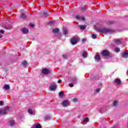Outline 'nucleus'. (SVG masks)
Masks as SVG:
<instances>
[{
  "label": "nucleus",
  "mask_w": 128,
  "mask_h": 128,
  "mask_svg": "<svg viewBox=\"0 0 128 128\" xmlns=\"http://www.w3.org/2000/svg\"><path fill=\"white\" fill-rule=\"evenodd\" d=\"M112 24V22H108V24Z\"/></svg>",
  "instance_id": "nucleus-41"
},
{
  "label": "nucleus",
  "mask_w": 128,
  "mask_h": 128,
  "mask_svg": "<svg viewBox=\"0 0 128 128\" xmlns=\"http://www.w3.org/2000/svg\"><path fill=\"white\" fill-rule=\"evenodd\" d=\"M6 30H12V25H8L4 27Z\"/></svg>",
  "instance_id": "nucleus-13"
},
{
  "label": "nucleus",
  "mask_w": 128,
  "mask_h": 128,
  "mask_svg": "<svg viewBox=\"0 0 128 128\" xmlns=\"http://www.w3.org/2000/svg\"><path fill=\"white\" fill-rule=\"evenodd\" d=\"M20 18L22 20H26V16L24 14H22L20 16Z\"/></svg>",
  "instance_id": "nucleus-20"
},
{
  "label": "nucleus",
  "mask_w": 128,
  "mask_h": 128,
  "mask_svg": "<svg viewBox=\"0 0 128 128\" xmlns=\"http://www.w3.org/2000/svg\"><path fill=\"white\" fill-rule=\"evenodd\" d=\"M56 90V85H52L50 87V90Z\"/></svg>",
  "instance_id": "nucleus-10"
},
{
  "label": "nucleus",
  "mask_w": 128,
  "mask_h": 128,
  "mask_svg": "<svg viewBox=\"0 0 128 128\" xmlns=\"http://www.w3.org/2000/svg\"><path fill=\"white\" fill-rule=\"evenodd\" d=\"M80 28L81 30H84L86 28V25H81L80 26Z\"/></svg>",
  "instance_id": "nucleus-23"
},
{
  "label": "nucleus",
  "mask_w": 128,
  "mask_h": 128,
  "mask_svg": "<svg viewBox=\"0 0 128 128\" xmlns=\"http://www.w3.org/2000/svg\"><path fill=\"white\" fill-rule=\"evenodd\" d=\"M62 57L66 59L68 57V56H66V54H63Z\"/></svg>",
  "instance_id": "nucleus-34"
},
{
  "label": "nucleus",
  "mask_w": 128,
  "mask_h": 128,
  "mask_svg": "<svg viewBox=\"0 0 128 128\" xmlns=\"http://www.w3.org/2000/svg\"><path fill=\"white\" fill-rule=\"evenodd\" d=\"M115 82H116L117 84H120L122 83V81L116 78L115 80Z\"/></svg>",
  "instance_id": "nucleus-18"
},
{
  "label": "nucleus",
  "mask_w": 128,
  "mask_h": 128,
  "mask_svg": "<svg viewBox=\"0 0 128 128\" xmlns=\"http://www.w3.org/2000/svg\"><path fill=\"white\" fill-rule=\"evenodd\" d=\"M62 82V80L59 79L58 80V84H60Z\"/></svg>",
  "instance_id": "nucleus-39"
},
{
  "label": "nucleus",
  "mask_w": 128,
  "mask_h": 128,
  "mask_svg": "<svg viewBox=\"0 0 128 128\" xmlns=\"http://www.w3.org/2000/svg\"><path fill=\"white\" fill-rule=\"evenodd\" d=\"M52 117L48 115H46V116H45V118H44V120H50V118Z\"/></svg>",
  "instance_id": "nucleus-19"
},
{
  "label": "nucleus",
  "mask_w": 128,
  "mask_h": 128,
  "mask_svg": "<svg viewBox=\"0 0 128 128\" xmlns=\"http://www.w3.org/2000/svg\"><path fill=\"white\" fill-rule=\"evenodd\" d=\"M28 114H33L32 110V109H28Z\"/></svg>",
  "instance_id": "nucleus-27"
},
{
  "label": "nucleus",
  "mask_w": 128,
  "mask_h": 128,
  "mask_svg": "<svg viewBox=\"0 0 128 128\" xmlns=\"http://www.w3.org/2000/svg\"><path fill=\"white\" fill-rule=\"evenodd\" d=\"M114 42L116 44H120L122 42V40L120 38H116L114 40Z\"/></svg>",
  "instance_id": "nucleus-6"
},
{
  "label": "nucleus",
  "mask_w": 128,
  "mask_h": 128,
  "mask_svg": "<svg viewBox=\"0 0 128 128\" xmlns=\"http://www.w3.org/2000/svg\"><path fill=\"white\" fill-rule=\"evenodd\" d=\"M0 32L1 34H4V30H0Z\"/></svg>",
  "instance_id": "nucleus-38"
},
{
  "label": "nucleus",
  "mask_w": 128,
  "mask_h": 128,
  "mask_svg": "<svg viewBox=\"0 0 128 128\" xmlns=\"http://www.w3.org/2000/svg\"><path fill=\"white\" fill-rule=\"evenodd\" d=\"M61 104H62V106L64 107L68 106H69L68 102V100H64L61 103Z\"/></svg>",
  "instance_id": "nucleus-8"
},
{
  "label": "nucleus",
  "mask_w": 128,
  "mask_h": 128,
  "mask_svg": "<svg viewBox=\"0 0 128 128\" xmlns=\"http://www.w3.org/2000/svg\"><path fill=\"white\" fill-rule=\"evenodd\" d=\"M10 126H14V121L10 120Z\"/></svg>",
  "instance_id": "nucleus-22"
},
{
  "label": "nucleus",
  "mask_w": 128,
  "mask_h": 128,
  "mask_svg": "<svg viewBox=\"0 0 128 128\" xmlns=\"http://www.w3.org/2000/svg\"><path fill=\"white\" fill-rule=\"evenodd\" d=\"M78 100V99L76 98H75L74 99V102H76Z\"/></svg>",
  "instance_id": "nucleus-43"
},
{
  "label": "nucleus",
  "mask_w": 128,
  "mask_h": 128,
  "mask_svg": "<svg viewBox=\"0 0 128 128\" xmlns=\"http://www.w3.org/2000/svg\"><path fill=\"white\" fill-rule=\"evenodd\" d=\"M60 98H62L64 96V92H60L58 94Z\"/></svg>",
  "instance_id": "nucleus-26"
},
{
  "label": "nucleus",
  "mask_w": 128,
  "mask_h": 128,
  "mask_svg": "<svg viewBox=\"0 0 128 128\" xmlns=\"http://www.w3.org/2000/svg\"><path fill=\"white\" fill-rule=\"evenodd\" d=\"M72 82H78V78L76 77H74L72 78Z\"/></svg>",
  "instance_id": "nucleus-29"
},
{
  "label": "nucleus",
  "mask_w": 128,
  "mask_h": 128,
  "mask_svg": "<svg viewBox=\"0 0 128 128\" xmlns=\"http://www.w3.org/2000/svg\"><path fill=\"white\" fill-rule=\"evenodd\" d=\"M50 72V69L44 68L42 70V74H48Z\"/></svg>",
  "instance_id": "nucleus-4"
},
{
  "label": "nucleus",
  "mask_w": 128,
  "mask_h": 128,
  "mask_svg": "<svg viewBox=\"0 0 128 128\" xmlns=\"http://www.w3.org/2000/svg\"><path fill=\"white\" fill-rule=\"evenodd\" d=\"M81 10H86V6H82L81 8Z\"/></svg>",
  "instance_id": "nucleus-36"
},
{
  "label": "nucleus",
  "mask_w": 128,
  "mask_h": 128,
  "mask_svg": "<svg viewBox=\"0 0 128 128\" xmlns=\"http://www.w3.org/2000/svg\"><path fill=\"white\" fill-rule=\"evenodd\" d=\"M22 32L24 34H28V29L26 28H22Z\"/></svg>",
  "instance_id": "nucleus-9"
},
{
  "label": "nucleus",
  "mask_w": 128,
  "mask_h": 128,
  "mask_svg": "<svg viewBox=\"0 0 128 128\" xmlns=\"http://www.w3.org/2000/svg\"><path fill=\"white\" fill-rule=\"evenodd\" d=\"M2 38V35L1 34H0V38Z\"/></svg>",
  "instance_id": "nucleus-44"
},
{
  "label": "nucleus",
  "mask_w": 128,
  "mask_h": 128,
  "mask_svg": "<svg viewBox=\"0 0 128 128\" xmlns=\"http://www.w3.org/2000/svg\"><path fill=\"white\" fill-rule=\"evenodd\" d=\"M88 120H88V118H85L84 119V122H88Z\"/></svg>",
  "instance_id": "nucleus-28"
},
{
  "label": "nucleus",
  "mask_w": 128,
  "mask_h": 128,
  "mask_svg": "<svg viewBox=\"0 0 128 128\" xmlns=\"http://www.w3.org/2000/svg\"><path fill=\"white\" fill-rule=\"evenodd\" d=\"M3 88L6 90H10V85L6 84L4 86Z\"/></svg>",
  "instance_id": "nucleus-11"
},
{
  "label": "nucleus",
  "mask_w": 128,
  "mask_h": 128,
  "mask_svg": "<svg viewBox=\"0 0 128 128\" xmlns=\"http://www.w3.org/2000/svg\"><path fill=\"white\" fill-rule=\"evenodd\" d=\"M115 52H120V49L118 48H115Z\"/></svg>",
  "instance_id": "nucleus-32"
},
{
  "label": "nucleus",
  "mask_w": 128,
  "mask_h": 128,
  "mask_svg": "<svg viewBox=\"0 0 128 128\" xmlns=\"http://www.w3.org/2000/svg\"><path fill=\"white\" fill-rule=\"evenodd\" d=\"M76 18L78 20H84V16H80V15H77L76 16Z\"/></svg>",
  "instance_id": "nucleus-7"
},
{
  "label": "nucleus",
  "mask_w": 128,
  "mask_h": 128,
  "mask_svg": "<svg viewBox=\"0 0 128 128\" xmlns=\"http://www.w3.org/2000/svg\"><path fill=\"white\" fill-rule=\"evenodd\" d=\"M86 39H82V42H86Z\"/></svg>",
  "instance_id": "nucleus-42"
},
{
  "label": "nucleus",
  "mask_w": 128,
  "mask_h": 128,
  "mask_svg": "<svg viewBox=\"0 0 128 128\" xmlns=\"http://www.w3.org/2000/svg\"><path fill=\"white\" fill-rule=\"evenodd\" d=\"M68 29H66V28H63L64 34H68Z\"/></svg>",
  "instance_id": "nucleus-14"
},
{
  "label": "nucleus",
  "mask_w": 128,
  "mask_h": 128,
  "mask_svg": "<svg viewBox=\"0 0 128 128\" xmlns=\"http://www.w3.org/2000/svg\"><path fill=\"white\" fill-rule=\"evenodd\" d=\"M100 88H97L95 89L94 92H100Z\"/></svg>",
  "instance_id": "nucleus-30"
},
{
  "label": "nucleus",
  "mask_w": 128,
  "mask_h": 128,
  "mask_svg": "<svg viewBox=\"0 0 128 128\" xmlns=\"http://www.w3.org/2000/svg\"><path fill=\"white\" fill-rule=\"evenodd\" d=\"M58 32H60V30L58 28H54L52 30L53 34H58Z\"/></svg>",
  "instance_id": "nucleus-15"
},
{
  "label": "nucleus",
  "mask_w": 128,
  "mask_h": 128,
  "mask_svg": "<svg viewBox=\"0 0 128 128\" xmlns=\"http://www.w3.org/2000/svg\"><path fill=\"white\" fill-rule=\"evenodd\" d=\"M96 32H101L102 34H112L114 32V30L104 28L97 29Z\"/></svg>",
  "instance_id": "nucleus-1"
},
{
  "label": "nucleus",
  "mask_w": 128,
  "mask_h": 128,
  "mask_svg": "<svg viewBox=\"0 0 128 128\" xmlns=\"http://www.w3.org/2000/svg\"><path fill=\"white\" fill-rule=\"evenodd\" d=\"M82 56L83 58H86V56H88V53H86V52H83Z\"/></svg>",
  "instance_id": "nucleus-24"
},
{
  "label": "nucleus",
  "mask_w": 128,
  "mask_h": 128,
  "mask_svg": "<svg viewBox=\"0 0 128 128\" xmlns=\"http://www.w3.org/2000/svg\"><path fill=\"white\" fill-rule=\"evenodd\" d=\"M102 54L104 56H110V52H108V50H104L102 52Z\"/></svg>",
  "instance_id": "nucleus-5"
},
{
  "label": "nucleus",
  "mask_w": 128,
  "mask_h": 128,
  "mask_svg": "<svg viewBox=\"0 0 128 128\" xmlns=\"http://www.w3.org/2000/svg\"><path fill=\"white\" fill-rule=\"evenodd\" d=\"M10 110V108L6 107L4 110H0V114H8V112Z\"/></svg>",
  "instance_id": "nucleus-3"
},
{
  "label": "nucleus",
  "mask_w": 128,
  "mask_h": 128,
  "mask_svg": "<svg viewBox=\"0 0 128 128\" xmlns=\"http://www.w3.org/2000/svg\"><path fill=\"white\" fill-rule=\"evenodd\" d=\"M0 106H4V102H0Z\"/></svg>",
  "instance_id": "nucleus-37"
},
{
  "label": "nucleus",
  "mask_w": 128,
  "mask_h": 128,
  "mask_svg": "<svg viewBox=\"0 0 128 128\" xmlns=\"http://www.w3.org/2000/svg\"><path fill=\"white\" fill-rule=\"evenodd\" d=\"M43 15H44V16H48V14H47L46 12H44L43 13Z\"/></svg>",
  "instance_id": "nucleus-40"
},
{
  "label": "nucleus",
  "mask_w": 128,
  "mask_h": 128,
  "mask_svg": "<svg viewBox=\"0 0 128 128\" xmlns=\"http://www.w3.org/2000/svg\"><path fill=\"white\" fill-rule=\"evenodd\" d=\"M95 60H96L97 62H98L100 60V55L96 54L95 56Z\"/></svg>",
  "instance_id": "nucleus-12"
},
{
  "label": "nucleus",
  "mask_w": 128,
  "mask_h": 128,
  "mask_svg": "<svg viewBox=\"0 0 128 128\" xmlns=\"http://www.w3.org/2000/svg\"><path fill=\"white\" fill-rule=\"evenodd\" d=\"M118 104V100H114L112 102L113 106H117Z\"/></svg>",
  "instance_id": "nucleus-17"
},
{
  "label": "nucleus",
  "mask_w": 128,
  "mask_h": 128,
  "mask_svg": "<svg viewBox=\"0 0 128 128\" xmlns=\"http://www.w3.org/2000/svg\"><path fill=\"white\" fill-rule=\"evenodd\" d=\"M78 36L72 37L71 38L72 44H73V45L76 44H78Z\"/></svg>",
  "instance_id": "nucleus-2"
},
{
  "label": "nucleus",
  "mask_w": 128,
  "mask_h": 128,
  "mask_svg": "<svg viewBox=\"0 0 128 128\" xmlns=\"http://www.w3.org/2000/svg\"><path fill=\"white\" fill-rule=\"evenodd\" d=\"M92 38L96 39V34H93L92 36Z\"/></svg>",
  "instance_id": "nucleus-31"
},
{
  "label": "nucleus",
  "mask_w": 128,
  "mask_h": 128,
  "mask_svg": "<svg viewBox=\"0 0 128 128\" xmlns=\"http://www.w3.org/2000/svg\"><path fill=\"white\" fill-rule=\"evenodd\" d=\"M22 66H28V62H26V61H24L22 62Z\"/></svg>",
  "instance_id": "nucleus-21"
},
{
  "label": "nucleus",
  "mask_w": 128,
  "mask_h": 128,
  "mask_svg": "<svg viewBox=\"0 0 128 128\" xmlns=\"http://www.w3.org/2000/svg\"><path fill=\"white\" fill-rule=\"evenodd\" d=\"M69 86H70V88H73L74 86V84L72 83H70L69 84Z\"/></svg>",
  "instance_id": "nucleus-33"
},
{
  "label": "nucleus",
  "mask_w": 128,
  "mask_h": 128,
  "mask_svg": "<svg viewBox=\"0 0 128 128\" xmlns=\"http://www.w3.org/2000/svg\"><path fill=\"white\" fill-rule=\"evenodd\" d=\"M29 26L30 28H34V24H29Z\"/></svg>",
  "instance_id": "nucleus-35"
},
{
  "label": "nucleus",
  "mask_w": 128,
  "mask_h": 128,
  "mask_svg": "<svg viewBox=\"0 0 128 128\" xmlns=\"http://www.w3.org/2000/svg\"><path fill=\"white\" fill-rule=\"evenodd\" d=\"M128 52H124L122 54V57L124 58H128Z\"/></svg>",
  "instance_id": "nucleus-16"
},
{
  "label": "nucleus",
  "mask_w": 128,
  "mask_h": 128,
  "mask_svg": "<svg viewBox=\"0 0 128 128\" xmlns=\"http://www.w3.org/2000/svg\"><path fill=\"white\" fill-rule=\"evenodd\" d=\"M32 128H42V126L40 124H37L35 127L33 126Z\"/></svg>",
  "instance_id": "nucleus-25"
}]
</instances>
